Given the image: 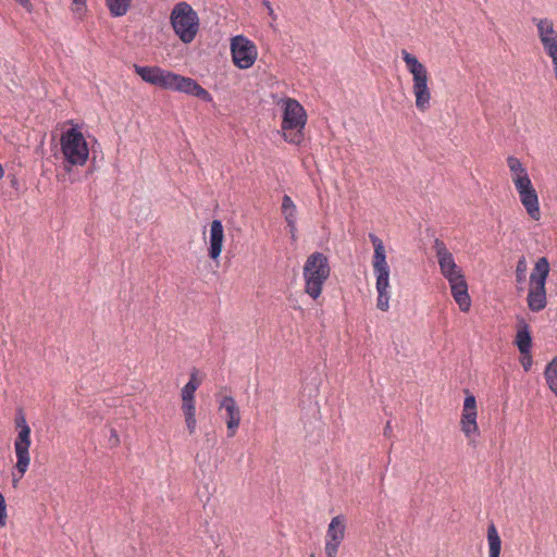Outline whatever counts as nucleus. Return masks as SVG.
Wrapping results in <instances>:
<instances>
[{
  "instance_id": "nucleus-10",
  "label": "nucleus",
  "mask_w": 557,
  "mask_h": 557,
  "mask_svg": "<svg viewBox=\"0 0 557 557\" xmlns=\"http://www.w3.org/2000/svg\"><path fill=\"white\" fill-rule=\"evenodd\" d=\"M171 25L180 39L191 42L199 28V17L196 11L187 2L177 3L171 12Z\"/></svg>"
},
{
  "instance_id": "nucleus-27",
  "label": "nucleus",
  "mask_w": 557,
  "mask_h": 557,
  "mask_svg": "<svg viewBox=\"0 0 557 557\" xmlns=\"http://www.w3.org/2000/svg\"><path fill=\"white\" fill-rule=\"evenodd\" d=\"M262 4L267 8L268 13L271 16L272 21L275 22L277 20V15L275 14L271 2L269 0H263Z\"/></svg>"
},
{
  "instance_id": "nucleus-5",
  "label": "nucleus",
  "mask_w": 557,
  "mask_h": 557,
  "mask_svg": "<svg viewBox=\"0 0 557 557\" xmlns=\"http://www.w3.org/2000/svg\"><path fill=\"white\" fill-rule=\"evenodd\" d=\"M374 252L372 257L373 274L375 276V289L377 292L376 307L383 312L389 309L391 269L386 260V250L383 240L374 234H369Z\"/></svg>"
},
{
  "instance_id": "nucleus-3",
  "label": "nucleus",
  "mask_w": 557,
  "mask_h": 557,
  "mask_svg": "<svg viewBox=\"0 0 557 557\" xmlns=\"http://www.w3.org/2000/svg\"><path fill=\"white\" fill-rule=\"evenodd\" d=\"M507 165L510 170V176L518 193L520 202L527 214L532 221H540L542 218L540 199L527 169L523 166L521 161L513 156L507 158Z\"/></svg>"
},
{
  "instance_id": "nucleus-15",
  "label": "nucleus",
  "mask_w": 557,
  "mask_h": 557,
  "mask_svg": "<svg viewBox=\"0 0 557 557\" xmlns=\"http://www.w3.org/2000/svg\"><path fill=\"white\" fill-rule=\"evenodd\" d=\"M345 534L346 518L343 515L332 518L325 535L324 550L326 557H337L338 548L345 539Z\"/></svg>"
},
{
  "instance_id": "nucleus-16",
  "label": "nucleus",
  "mask_w": 557,
  "mask_h": 557,
  "mask_svg": "<svg viewBox=\"0 0 557 557\" xmlns=\"http://www.w3.org/2000/svg\"><path fill=\"white\" fill-rule=\"evenodd\" d=\"M476 418L478 409L475 397L473 395H468L463 400L460 428L469 443L474 442L475 437L480 434Z\"/></svg>"
},
{
  "instance_id": "nucleus-14",
  "label": "nucleus",
  "mask_w": 557,
  "mask_h": 557,
  "mask_svg": "<svg viewBox=\"0 0 557 557\" xmlns=\"http://www.w3.org/2000/svg\"><path fill=\"white\" fill-rule=\"evenodd\" d=\"M231 53L234 64L242 70L251 67L258 57L257 46L243 35L231 39Z\"/></svg>"
},
{
  "instance_id": "nucleus-12",
  "label": "nucleus",
  "mask_w": 557,
  "mask_h": 557,
  "mask_svg": "<svg viewBox=\"0 0 557 557\" xmlns=\"http://www.w3.org/2000/svg\"><path fill=\"white\" fill-rule=\"evenodd\" d=\"M200 384L201 382L197 377V370H194L190 373L189 381L181 389V410L190 435L195 434L197 429L195 393Z\"/></svg>"
},
{
  "instance_id": "nucleus-13",
  "label": "nucleus",
  "mask_w": 557,
  "mask_h": 557,
  "mask_svg": "<svg viewBox=\"0 0 557 557\" xmlns=\"http://www.w3.org/2000/svg\"><path fill=\"white\" fill-rule=\"evenodd\" d=\"M532 22L536 26L537 37L545 53L552 59L557 81V30L553 21L547 17H533Z\"/></svg>"
},
{
  "instance_id": "nucleus-25",
  "label": "nucleus",
  "mask_w": 557,
  "mask_h": 557,
  "mask_svg": "<svg viewBox=\"0 0 557 557\" xmlns=\"http://www.w3.org/2000/svg\"><path fill=\"white\" fill-rule=\"evenodd\" d=\"M7 504L4 496L0 493V528L7 523Z\"/></svg>"
},
{
  "instance_id": "nucleus-1",
  "label": "nucleus",
  "mask_w": 557,
  "mask_h": 557,
  "mask_svg": "<svg viewBox=\"0 0 557 557\" xmlns=\"http://www.w3.org/2000/svg\"><path fill=\"white\" fill-rule=\"evenodd\" d=\"M134 71L144 82L150 85L191 95L206 102L212 101L211 94L194 78L182 76L160 66H141L134 64Z\"/></svg>"
},
{
  "instance_id": "nucleus-22",
  "label": "nucleus",
  "mask_w": 557,
  "mask_h": 557,
  "mask_svg": "<svg viewBox=\"0 0 557 557\" xmlns=\"http://www.w3.org/2000/svg\"><path fill=\"white\" fill-rule=\"evenodd\" d=\"M282 214L284 215L286 224L297 222V207L288 195H284L282 198Z\"/></svg>"
},
{
  "instance_id": "nucleus-9",
  "label": "nucleus",
  "mask_w": 557,
  "mask_h": 557,
  "mask_svg": "<svg viewBox=\"0 0 557 557\" xmlns=\"http://www.w3.org/2000/svg\"><path fill=\"white\" fill-rule=\"evenodd\" d=\"M549 273V262L542 257L536 262L530 275L528 307L533 312L543 310L547 305L546 280Z\"/></svg>"
},
{
  "instance_id": "nucleus-31",
  "label": "nucleus",
  "mask_w": 557,
  "mask_h": 557,
  "mask_svg": "<svg viewBox=\"0 0 557 557\" xmlns=\"http://www.w3.org/2000/svg\"><path fill=\"white\" fill-rule=\"evenodd\" d=\"M392 433V425H391V422L388 421L384 428V434L385 435H388Z\"/></svg>"
},
{
  "instance_id": "nucleus-32",
  "label": "nucleus",
  "mask_w": 557,
  "mask_h": 557,
  "mask_svg": "<svg viewBox=\"0 0 557 557\" xmlns=\"http://www.w3.org/2000/svg\"><path fill=\"white\" fill-rule=\"evenodd\" d=\"M4 175V170L2 168V165L0 164V180L3 177Z\"/></svg>"
},
{
  "instance_id": "nucleus-20",
  "label": "nucleus",
  "mask_w": 557,
  "mask_h": 557,
  "mask_svg": "<svg viewBox=\"0 0 557 557\" xmlns=\"http://www.w3.org/2000/svg\"><path fill=\"white\" fill-rule=\"evenodd\" d=\"M488 557H499L502 540L494 523L487 528Z\"/></svg>"
},
{
  "instance_id": "nucleus-2",
  "label": "nucleus",
  "mask_w": 557,
  "mask_h": 557,
  "mask_svg": "<svg viewBox=\"0 0 557 557\" xmlns=\"http://www.w3.org/2000/svg\"><path fill=\"white\" fill-rule=\"evenodd\" d=\"M433 250L440 272L447 280L454 300L460 311L468 312L471 308V298L462 269L456 263L454 255L442 239L434 240Z\"/></svg>"
},
{
  "instance_id": "nucleus-19",
  "label": "nucleus",
  "mask_w": 557,
  "mask_h": 557,
  "mask_svg": "<svg viewBox=\"0 0 557 557\" xmlns=\"http://www.w3.org/2000/svg\"><path fill=\"white\" fill-rule=\"evenodd\" d=\"M515 344L517 345L521 355H528L531 352L532 337L529 325L524 321L519 323Z\"/></svg>"
},
{
  "instance_id": "nucleus-4",
  "label": "nucleus",
  "mask_w": 557,
  "mask_h": 557,
  "mask_svg": "<svg viewBox=\"0 0 557 557\" xmlns=\"http://www.w3.org/2000/svg\"><path fill=\"white\" fill-rule=\"evenodd\" d=\"M277 104L282 111L281 134L288 144L299 146L305 140L308 115L302 104L294 98H282Z\"/></svg>"
},
{
  "instance_id": "nucleus-11",
  "label": "nucleus",
  "mask_w": 557,
  "mask_h": 557,
  "mask_svg": "<svg viewBox=\"0 0 557 557\" xmlns=\"http://www.w3.org/2000/svg\"><path fill=\"white\" fill-rule=\"evenodd\" d=\"M15 423L18 428V433L14 441V453L16 456L15 469L18 473V478L13 480L14 485L20 479L24 476L28 470L30 463L29 448L32 444V430L27 424L25 417L23 414L18 416L15 420Z\"/></svg>"
},
{
  "instance_id": "nucleus-23",
  "label": "nucleus",
  "mask_w": 557,
  "mask_h": 557,
  "mask_svg": "<svg viewBox=\"0 0 557 557\" xmlns=\"http://www.w3.org/2000/svg\"><path fill=\"white\" fill-rule=\"evenodd\" d=\"M544 376L549 389L557 396V357L546 366Z\"/></svg>"
},
{
  "instance_id": "nucleus-26",
  "label": "nucleus",
  "mask_w": 557,
  "mask_h": 557,
  "mask_svg": "<svg viewBox=\"0 0 557 557\" xmlns=\"http://www.w3.org/2000/svg\"><path fill=\"white\" fill-rule=\"evenodd\" d=\"M522 358H521V364L523 367V369L525 371H528L531 366H532V356H531V352H529L528 355H521Z\"/></svg>"
},
{
  "instance_id": "nucleus-7",
  "label": "nucleus",
  "mask_w": 557,
  "mask_h": 557,
  "mask_svg": "<svg viewBox=\"0 0 557 557\" xmlns=\"http://www.w3.org/2000/svg\"><path fill=\"white\" fill-rule=\"evenodd\" d=\"M63 168L70 172L74 166H83L89 157V147L77 125L64 131L60 137Z\"/></svg>"
},
{
  "instance_id": "nucleus-28",
  "label": "nucleus",
  "mask_w": 557,
  "mask_h": 557,
  "mask_svg": "<svg viewBox=\"0 0 557 557\" xmlns=\"http://www.w3.org/2000/svg\"><path fill=\"white\" fill-rule=\"evenodd\" d=\"M287 227L289 230V234L292 239L296 240L297 238V222H293V224H287Z\"/></svg>"
},
{
  "instance_id": "nucleus-21",
  "label": "nucleus",
  "mask_w": 557,
  "mask_h": 557,
  "mask_svg": "<svg viewBox=\"0 0 557 557\" xmlns=\"http://www.w3.org/2000/svg\"><path fill=\"white\" fill-rule=\"evenodd\" d=\"M132 0H106V5L110 14L114 17L123 16L127 13Z\"/></svg>"
},
{
  "instance_id": "nucleus-17",
  "label": "nucleus",
  "mask_w": 557,
  "mask_h": 557,
  "mask_svg": "<svg viewBox=\"0 0 557 557\" xmlns=\"http://www.w3.org/2000/svg\"><path fill=\"white\" fill-rule=\"evenodd\" d=\"M219 409L225 410L227 436L233 437L240 425V410L234 397L225 395L219 400Z\"/></svg>"
},
{
  "instance_id": "nucleus-33",
  "label": "nucleus",
  "mask_w": 557,
  "mask_h": 557,
  "mask_svg": "<svg viewBox=\"0 0 557 557\" xmlns=\"http://www.w3.org/2000/svg\"><path fill=\"white\" fill-rule=\"evenodd\" d=\"M309 557H317V556H315L314 554H310V556H309Z\"/></svg>"
},
{
  "instance_id": "nucleus-29",
  "label": "nucleus",
  "mask_w": 557,
  "mask_h": 557,
  "mask_svg": "<svg viewBox=\"0 0 557 557\" xmlns=\"http://www.w3.org/2000/svg\"><path fill=\"white\" fill-rule=\"evenodd\" d=\"M17 1H18V3H20L23 8H25L28 12H32V10H33V4H32L30 0H17Z\"/></svg>"
},
{
  "instance_id": "nucleus-24",
  "label": "nucleus",
  "mask_w": 557,
  "mask_h": 557,
  "mask_svg": "<svg viewBox=\"0 0 557 557\" xmlns=\"http://www.w3.org/2000/svg\"><path fill=\"white\" fill-rule=\"evenodd\" d=\"M525 272H527V262H525L524 258H521L518 261L517 269H516L517 281L520 282V281L524 280Z\"/></svg>"
},
{
  "instance_id": "nucleus-30",
  "label": "nucleus",
  "mask_w": 557,
  "mask_h": 557,
  "mask_svg": "<svg viewBox=\"0 0 557 557\" xmlns=\"http://www.w3.org/2000/svg\"><path fill=\"white\" fill-rule=\"evenodd\" d=\"M73 3L76 5L77 11L86 7V0H73Z\"/></svg>"
},
{
  "instance_id": "nucleus-6",
  "label": "nucleus",
  "mask_w": 557,
  "mask_h": 557,
  "mask_svg": "<svg viewBox=\"0 0 557 557\" xmlns=\"http://www.w3.org/2000/svg\"><path fill=\"white\" fill-rule=\"evenodd\" d=\"M401 58L407 71L412 76V94L414 96L416 108L420 112H425L430 109L432 99L428 69L416 55L405 49L401 50Z\"/></svg>"
},
{
  "instance_id": "nucleus-8",
  "label": "nucleus",
  "mask_w": 557,
  "mask_h": 557,
  "mask_svg": "<svg viewBox=\"0 0 557 557\" xmlns=\"http://www.w3.org/2000/svg\"><path fill=\"white\" fill-rule=\"evenodd\" d=\"M331 274V267L327 257L322 252L311 253L305 261L302 277L305 293L313 300H317L323 292L324 284Z\"/></svg>"
},
{
  "instance_id": "nucleus-18",
  "label": "nucleus",
  "mask_w": 557,
  "mask_h": 557,
  "mask_svg": "<svg viewBox=\"0 0 557 557\" xmlns=\"http://www.w3.org/2000/svg\"><path fill=\"white\" fill-rule=\"evenodd\" d=\"M224 243V228L220 220H213L210 224V238L208 256L218 260L221 256Z\"/></svg>"
}]
</instances>
